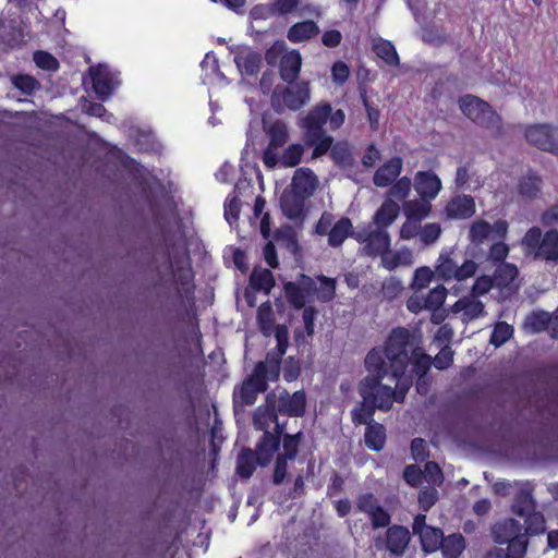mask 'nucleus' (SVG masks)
I'll return each instance as SVG.
<instances>
[{
    "label": "nucleus",
    "instance_id": "1",
    "mask_svg": "<svg viewBox=\"0 0 558 558\" xmlns=\"http://www.w3.org/2000/svg\"><path fill=\"white\" fill-rule=\"evenodd\" d=\"M386 354L390 363L391 376L397 380L396 386L399 387L405 381H409V386L411 385V378L404 376L409 362L413 363V371L420 377L427 373L432 363L430 356L415 344L414 337L405 328H396L391 331L386 343Z\"/></svg>",
    "mask_w": 558,
    "mask_h": 558
},
{
    "label": "nucleus",
    "instance_id": "2",
    "mask_svg": "<svg viewBox=\"0 0 558 558\" xmlns=\"http://www.w3.org/2000/svg\"><path fill=\"white\" fill-rule=\"evenodd\" d=\"M345 120L343 110L332 111L330 104L320 102L313 107L305 116L299 118V126L303 130L304 144L313 147V158L325 155L332 146L333 138L328 135L324 125L330 130L339 129Z\"/></svg>",
    "mask_w": 558,
    "mask_h": 558
},
{
    "label": "nucleus",
    "instance_id": "3",
    "mask_svg": "<svg viewBox=\"0 0 558 558\" xmlns=\"http://www.w3.org/2000/svg\"><path fill=\"white\" fill-rule=\"evenodd\" d=\"M409 390V381L393 390L390 386L381 385L376 378H364L359 385L362 401L352 410V421L355 424H373L375 411H388L393 400L402 401Z\"/></svg>",
    "mask_w": 558,
    "mask_h": 558
},
{
    "label": "nucleus",
    "instance_id": "4",
    "mask_svg": "<svg viewBox=\"0 0 558 558\" xmlns=\"http://www.w3.org/2000/svg\"><path fill=\"white\" fill-rule=\"evenodd\" d=\"M277 413V410H272L267 402L258 407L254 413V426L264 432L262 439L257 442V456L262 466L268 465L274 453L280 448L279 435L283 430V425L279 424Z\"/></svg>",
    "mask_w": 558,
    "mask_h": 558
},
{
    "label": "nucleus",
    "instance_id": "5",
    "mask_svg": "<svg viewBox=\"0 0 558 558\" xmlns=\"http://www.w3.org/2000/svg\"><path fill=\"white\" fill-rule=\"evenodd\" d=\"M459 108L465 117L489 130L493 134L501 133V118L492 109L488 102L473 95H465L459 99Z\"/></svg>",
    "mask_w": 558,
    "mask_h": 558
},
{
    "label": "nucleus",
    "instance_id": "6",
    "mask_svg": "<svg viewBox=\"0 0 558 558\" xmlns=\"http://www.w3.org/2000/svg\"><path fill=\"white\" fill-rule=\"evenodd\" d=\"M521 244L526 253L534 255V258L558 262L557 230H549L542 234V230L538 227H533L526 231Z\"/></svg>",
    "mask_w": 558,
    "mask_h": 558
},
{
    "label": "nucleus",
    "instance_id": "7",
    "mask_svg": "<svg viewBox=\"0 0 558 558\" xmlns=\"http://www.w3.org/2000/svg\"><path fill=\"white\" fill-rule=\"evenodd\" d=\"M477 269L478 265L473 259H464L460 264L452 251L441 252L435 265L436 277L444 281H464L474 277Z\"/></svg>",
    "mask_w": 558,
    "mask_h": 558
},
{
    "label": "nucleus",
    "instance_id": "8",
    "mask_svg": "<svg viewBox=\"0 0 558 558\" xmlns=\"http://www.w3.org/2000/svg\"><path fill=\"white\" fill-rule=\"evenodd\" d=\"M311 99L310 85L301 82L291 86H276L271 95V106L278 113L284 110L296 111Z\"/></svg>",
    "mask_w": 558,
    "mask_h": 558
},
{
    "label": "nucleus",
    "instance_id": "9",
    "mask_svg": "<svg viewBox=\"0 0 558 558\" xmlns=\"http://www.w3.org/2000/svg\"><path fill=\"white\" fill-rule=\"evenodd\" d=\"M264 132L268 138V145L263 153V162L268 169L277 167L278 150L283 147L289 138V128L282 120L264 122Z\"/></svg>",
    "mask_w": 558,
    "mask_h": 558
},
{
    "label": "nucleus",
    "instance_id": "10",
    "mask_svg": "<svg viewBox=\"0 0 558 558\" xmlns=\"http://www.w3.org/2000/svg\"><path fill=\"white\" fill-rule=\"evenodd\" d=\"M353 236L356 241L364 244L362 248L363 254L371 257H381L390 247L388 231L384 228L374 227V225L361 228Z\"/></svg>",
    "mask_w": 558,
    "mask_h": 558
},
{
    "label": "nucleus",
    "instance_id": "11",
    "mask_svg": "<svg viewBox=\"0 0 558 558\" xmlns=\"http://www.w3.org/2000/svg\"><path fill=\"white\" fill-rule=\"evenodd\" d=\"M267 403L278 413L300 416L304 413L306 398L303 391L290 395L286 390H277L267 395Z\"/></svg>",
    "mask_w": 558,
    "mask_h": 558
},
{
    "label": "nucleus",
    "instance_id": "12",
    "mask_svg": "<svg viewBox=\"0 0 558 558\" xmlns=\"http://www.w3.org/2000/svg\"><path fill=\"white\" fill-rule=\"evenodd\" d=\"M301 441V433L295 435L286 434L282 438V448L278 452L272 482L275 485H280L288 474V463L294 461L299 453V446Z\"/></svg>",
    "mask_w": 558,
    "mask_h": 558
},
{
    "label": "nucleus",
    "instance_id": "13",
    "mask_svg": "<svg viewBox=\"0 0 558 558\" xmlns=\"http://www.w3.org/2000/svg\"><path fill=\"white\" fill-rule=\"evenodd\" d=\"M448 290L438 284L427 293L414 292L407 301V308L414 314L422 311H438L445 303Z\"/></svg>",
    "mask_w": 558,
    "mask_h": 558
},
{
    "label": "nucleus",
    "instance_id": "14",
    "mask_svg": "<svg viewBox=\"0 0 558 558\" xmlns=\"http://www.w3.org/2000/svg\"><path fill=\"white\" fill-rule=\"evenodd\" d=\"M526 141L558 156V128L548 124L529 126L525 131Z\"/></svg>",
    "mask_w": 558,
    "mask_h": 558
},
{
    "label": "nucleus",
    "instance_id": "15",
    "mask_svg": "<svg viewBox=\"0 0 558 558\" xmlns=\"http://www.w3.org/2000/svg\"><path fill=\"white\" fill-rule=\"evenodd\" d=\"M412 530L418 535L424 551L434 553L439 549L444 533L438 527L427 525L425 514H417L414 518Z\"/></svg>",
    "mask_w": 558,
    "mask_h": 558
},
{
    "label": "nucleus",
    "instance_id": "16",
    "mask_svg": "<svg viewBox=\"0 0 558 558\" xmlns=\"http://www.w3.org/2000/svg\"><path fill=\"white\" fill-rule=\"evenodd\" d=\"M507 231L508 223L505 220H498L494 225H490L483 219H477L470 226L468 238L473 244L480 245L494 236L505 238Z\"/></svg>",
    "mask_w": 558,
    "mask_h": 558
},
{
    "label": "nucleus",
    "instance_id": "17",
    "mask_svg": "<svg viewBox=\"0 0 558 558\" xmlns=\"http://www.w3.org/2000/svg\"><path fill=\"white\" fill-rule=\"evenodd\" d=\"M451 313L459 314L463 323H469L485 316V304L474 294L460 298L450 308Z\"/></svg>",
    "mask_w": 558,
    "mask_h": 558
},
{
    "label": "nucleus",
    "instance_id": "18",
    "mask_svg": "<svg viewBox=\"0 0 558 558\" xmlns=\"http://www.w3.org/2000/svg\"><path fill=\"white\" fill-rule=\"evenodd\" d=\"M318 184L317 175L310 168H299L293 174L290 190L308 198L316 192Z\"/></svg>",
    "mask_w": 558,
    "mask_h": 558
},
{
    "label": "nucleus",
    "instance_id": "19",
    "mask_svg": "<svg viewBox=\"0 0 558 558\" xmlns=\"http://www.w3.org/2000/svg\"><path fill=\"white\" fill-rule=\"evenodd\" d=\"M314 280L310 277L303 276L301 284L288 282L284 284V293L288 302L295 308L304 307L305 303L310 301Z\"/></svg>",
    "mask_w": 558,
    "mask_h": 558
},
{
    "label": "nucleus",
    "instance_id": "20",
    "mask_svg": "<svg viewBox=\"0 0 558 558\" xmlns=\"http://www.w3.org/2000/svg\"><path fill=\"white\" fill-rule=\"evenodd\" d=\"M365 366L372 376H366L365 378H376L378 383L389 373L391 374L390 363L386 354V349L383 351L380 349H373L368 352L365 357Z\"/></svg>",
    "mask_w": 558,
    "mask_h": 558
},
{
    "label": "nucleus",
    "instance_id": "21",
    "mask_svg": "<svg viewBox=\"0 0 558 558\" xmlns=\"http://www.w3.org/2000/svg\"><path fill=\"white\" fill-rule=\"evenodd\" d=\"M414 182L417 194L426 199L435 198L441 190L440 179L432 171L417 172Z\"/></svg>",
    "mask_w": 558,
    "mask_h": 558
},
{
    "label": "nucleus",
    "instance_id": "22",
    "mask_svg": "<svg viewBox=\"0 0 558 558\" xmlns=\"http://www.w3.org/2000/svg\"><path fill=\"white\" fill-rule=\"evenodd\" d=\"M518 276L519 270L514 264L502 263L496 268L493 278L496 287L507 290L508 293H513L520 286Z\"/></svg>",
    "mask_w": 558,
    "mask_h": 558
},
{
    "label": "nucleus",
    "instance_id": "23",
    "mask_svg": "<svg viewBox=\"0 0 558 558\" xmlns=\"http://www.w3.org/2000/svg\"><path fill=\"white\" fill-rule=\"evenodd\" d=\"M267 389L265 380L258 379L254 374L251 375L241 386L238 392H234V402L241 405H251L255 402L257 395Z\"/></svg>",
    "mask_w": 558,
    "mask_h": 558
},
{
    "label": "nucleus",
    "instance_id": "24",
    "mask_svg": "<svg viewBox=\"0 0 558 558\" xmlns=\"http://www.w3.org/2000/svg\"><path fill=\"white\" fill-rule=\"evenodd\" d=\"M475 214V203L470 195L454 196L446 206V215L451 219H466Z\"/></svg>",
    "mask_w": 558,
    "mask_h": 558
},
{
    "label": "nucleus",
    "instance_id": "25",
    "mask_svg": "<svg viewBox=\"0 0 558 558\" xmlns=\"http://www.w3.org/2000/svg\"><path fill=\"white\" fill-rule=\"evenodd\" d=\"M410 542V532L401 525H393L386 532L385 547L393 555H402Z\"/></svg>",
    "mask_w": 558,
    "mask_h": 558
},
{
    "label": "nucleus",
    "instance_id": "26",
    "mask_svg": "<svg viewBox=\"0 0 558 558\" xmlns=\"http://www.w3.org/2000/svg\"><path fill=\"white\" fill-rule=\"evenodd\" d=\"M302 57L298 50L286 51L280 59V77L292 84L299 76Z\"/></svg>",
    "mask_w": 558,
    "mask_h": 558
},
{
    "label": "nucleus",
    "instance_id": "27",
    "mask_svg": "<svg viewBox=\"0 0 558 558\" xmlns=\"http://www.w3.org/2000/svg\"><path fill=\"white\" fill-rule=\"evenodd\" d=\"M403 161L400 157H393L378 168L374 174V184L378 187L390 185L400 174Z\"/></svg>",
    "mask_w": 558,
    "mask_h": 558
},
{
    "label": "nucleus",
    "instance_id": "28",
    "mask_svg": "<svg viewBox=\"0 0 558 558\" xmlns=\"http://www.w3.org/2000/svg\"><path fill=\"white\" fill-rule=\"evenodd\" d=\"M399 213V204L391 198H386L374 214L373 220L369 225H374V227L384 228L387 230V228L398 218Z\"/></svg>",
    "mask_w": 558,
    "mask_h": 558
},
{
    "label": "nucleus",
    "instance_id": "29",
    "mask_svg": "<svg viewBox=\"0 0 558 558\" xmlns=\"http://www.w3.org/2000/svg\"><path fill=\"white\" fill-rule=\"evenodd\" d=\"M89 74L93 82V88L98 97L106 98L113 90V78L105 66L90 68Z\"/></svg>",
    "mask_w": 558,
    "mask_h": 558
},
{
    "label": "nucleus",
    "instance_id": "30",
    "mask_svg": "<svg viewBox=\"0 0 558 558\" xmlns=\"http://www.w3.org/2000/svg\"><path fill=\"white\" fill-rule=\"evenodd\" d=\"M523 527L519 521L514 519H505L497 522L493 529L492 534L494 541L498 544H506L508 541L523 533Z\"/></svg>",
    "mask_w": 558,
    "mask_h": 558
},
{
    "label": "nucleus",
    "instance_id": "31",
    "mask_svg": "<svg viewBox=\"0 0 558 558\" xmlns=\"http://www.w3.org/2000/svg\"><path fill=\"white\" fill-rule=\"evenodd\" d=\"M306 198L301 197L290 189L283 191L280 197V206L282 213L289 219H298L303 214L304 201Z\"/></svg>",
    "mask_w": 558,
    "mask_h": 558
},
{
    "label": "nucleus",
    "instance_id": "32",
    "mask_svg": "<svg viewBox=\"0 0 558 558\" xmlns=\"http://www.w3.org/2000/svg\"><path fill=\"white\" fill-rule=\"evenodd\" d=\"M319 33V27L313 21H304L292 25L288 31V39L291 43L308 40Z\"/></svg>",
    "mask_w": 558,
    "mask_h": 558
},
{
    "label": "nucleus",
    "instance_id": "33",
    "mask_svg": "<svg viewBox=\"0 0 558 558\" xmlns=\"http://www.w3.org/2000/svg\"><path fill=\"white\" fill-rule=\"evenodd\" d=\"M234 61L241 73L246 75H254L258 72L262 62L260 54L252 50L240 51Z\"/></svg>",
    "mask_w": 558,
    "mask_h": 558
},
{
    "label": "nucleus",
    "instance_id": "34",
    "mask_svg": "<svg viewBox=\"0 0 558 558\" xmlns=\"http://www.w3.org/2000/svg\"><path fill=\"white\" fill-rule=\"evenodd\" d=\"M412 264L413 254L409 248H402L397 252L388 248L381 256V265L388 270H392L398 266H410Z\"/></svg>",
    "mask_w": 558,
    "mask_h": 558
},
{
    "label": "nucleus",
    "instance_id": "35",
    "mask_svg": "<svg viewBox=\"0 0 558 558\" xmlns=\"http://www.w3.org/2000/svg\"><path fill=\"white\" fill-rule=\"evenodd\" d=\"M256 464H259L257 449L253 451L252 449H243L238 457L236 461V472L241 477L248 478L252 476L255 471Z\"/></svg>",
    "mask_w": 558,
    "mask_h": 558
},
{
    "label": "nucleus",
    "instance_id": "36",
    "mask_svg": "<svg viewBox=\"0 0 558 558\" xmlns=\"http://www.w3.org/2000/svg\"><path fill=\"white\" fill-rule=\"evenodd\" d=\"M403 214L405 218H412L422 221L428 217L432 205L426 198L412 199L403 203Z\"/></svg>",
    "mask_w": 558,
    "mask_h": 558
},
{
    "label": "nucleus",
    "instance_id": "37",
    "mask_svg": "<svg viewBox=\"0 0 558 558\" xmlns=\"http://www.w3.org/2000/svg\"><path fill=\"white\" fill-rule=\"evenodd\" d=\"M512 510L520 517L535 511V501L532 497L531 488L527 485L520 488L512 505Z\"/></svg>",
    "mask_w": 558,
    "mask_h": 558
},
{
    "label": "nucleus",
    "instance_id": "38",
    "mask_svg": "<svg viewBox=\"0 0 558 558\" xmlns=\"http://www.w3.org/2000/svg\"><path fill=\"white\" fill-rule=\"evenodd\" d=\"M445 558H458L465 548V541L461 534H450L442 536L439 547Z\"/></svg>",
    "mask_w": 558,
    "mask_h": 558
},
{
    "label": "nucleus",
    "instance_id": "39",
    "mask_svg": "<svg viewBox=\"0 0 558 558\" xmlns=\"http://www.w3.org/2000/svg\"><path fill=\"white\" fill-rule=\"evenodd\" d=\"M352 222L349 218L339 219L328 234V244L332 247L340 246L351 233Z\"/></svg>",
    "mask_w": 558,
    "mask_h": 558
},
{
    "label": "nucleus",
    "instance_id": "40",
    "mask_svg": "<svg viewBox=\"0 0 558 558\" xmlns=\"http://www.w3.org/2000/svg\"><path fill=\"white\" fill-rule=\"evenodd\" d=\"M250 283L254 289L265 291L268 294L275 286V279L269 269L254 268L250 277Z\"/></svg>",
    "mask_w": 558,
    "mask_h": 558
},
{
    "label": "nucleus",
    "instance_id": "41",
    "mask_svg": "<svg viewBox=\"0 0 558 558\" xmlns=\"http://www.w3.org/2000/svg\"><path fill=\"white\" fill-rule=\"evenodd\" d=\"M365 445L375 451L384 448L386 434L385 428L381 424L373 423L368 424L365 432Z\"/></svg>",
    "mask_w": 558,
    "mask_h": 558
},
{
    "label": "nucleus",
    "instance_id": "42",
    "mask_svg": "<svg viewBox=\"0 0 558 558\" xmlns=\"http://www.w3.org/2000/svg\"><path fill=\"white\" fill-rule=\"evenodd\" d=\"M304 154V146L299 143L290 144L281 155L278 154L277 166L281 165L286 168L298 166Z\"/></svg>",
    "mask_w": 558,
    "mask_h": 558
},
{
    "label": "nucleus",
    "instance_id": "43",
    "mask_svg": "<svg viewBox=\"0 0 558 558\" xmlns=\"http://www.w3.org/2000/svg\"><path fill=\"white\" fill-rule=\"evenodd\" d=\"M375 53L378 58L384 60L389 65H398L399 64V57L396 51L395 46L385 39H378L374 43L373 47Z\"/></svg>",
    "mask_w": 558,
    "mask_h": 558
},
{
    "label": "nucleus",
    "instance_id": "44",
    "mask_svg": "<svg viewBox=\"0 0 558 558\" xmlns=\"http://www.w3.org/2000/svg\"><path fill=\"white\" fill-rule=\"evenodd\" d=\"M318 280L320 286L317 288L314 283V287L312 288V294L316 293L317 299L320 302L331 301L336 294V280L326 276H319Z\"/></svg>",
    "mask_w": 558,
    "mask_h": 558
},
{
    "label": "nucleus",
    "instance_id": "45",
    "mask_svg": "<svg viewBox=\"0 0 558 558\" xmlns=\"http://www.w3.org/2000/svg\"><path fill=\"white\" fill-rule=\"evenodd\" d=\"M257 320L262 332L269 336L274 327V311L269 302L263 303L257 311Z\"/></svg>",
    "mask_w": 558,
    "mask_h": 558
},
{
    "label": "nucleus",
    "instance_id": "46",
    "mask_svg": "<svg viewBox=\"0 0 558 558\" xmlns=\"http://www.w3.org/2000/svg\"><path fill=\"white\" fill-rule=\"evenodd\" d=\"M280 366L276 361H264L259 362L255 369L254 375L258 377V379L265 380V384L267 385L268 380H276L279 376Z\"/></svg>",
    "mask_w": 558,
    "mask_h": 558
},
{
    "label": "nucleus",
    "instance_id": "47",
    "mask_svg": "<svg viewBox=\"0 0 558 558\" xmlns=\"http://www.w3.org/2000/svg\"><path fill=\"white\" fill-rule=\"evenodd\" d=\"M435 276V270H432L429 267H420L414 271L411 288L414 290V292H421L429 286Z\"/></svg>",
    "mask_w": 558,
    "mask_h": 558
},
{
    "label": "nucleus",
    "instance_id": "48",
    "mask_svg": "<svg viewBox=\"0 0 558 558\" xmlns=\"http://www.w3.org/2000/svg\"><path fill=\"white\" fill-rule=\"evenodd\" d=\"M525 518V535H538L545 532V520L541 512L533 511L524 515Z\"/></svg>",
    "mask_w": 558,
    "mask_h": 558
},
{
    "label": "nucleus",
    "instance_id": "49",
    "mask_svg": "<svg viewBox=\"0 0 558 558\" xmlns=\"http://www.w3.org/2000/svg\"><path fill=\"white\" fill-rule=\"evenodd\" d=\"M550 315L545 312L533 313L525 319L524 326L532 332L549 329Z\"/></svg>",
    "mask_w": 558,
    "mask_h": 558
},
{
    "label": "nucleus",
    "instance_id": "50",
    "mask_svg": "<svg viewBox=\"0 0 558 558\" xmlns=\"http://www.w3.org/2000/svg\"><path fill=\"white\" fill-rule=\"evenodd\" d=\"M541 190V179L537 175L529 174L520 181L519 192L526 198L534 197Z\"/></svg>",
    "mask_w": 558,
    "mask_h": 558
},
{
    "label": "nucleus",
    "instance_id": "51",
    "mask_svg": "<svg viewBox=\"0 0 558 558\" xmlns=\"http://www.w3.org/2000/svg\"><path fill=\"white\" fill-rule=\"evenodd\" d=\"M506 544H508V553L506 554L509 558H523L526 553L529 542L525 534L521 533L513 537V539L508 541Z\"/></svg>",
    "mask_w": 558,
    "mask_h": 558
},
{
    "label": "nucleus",
    "instance_id": "52",
    "mask_svg": "<svg viewBox=\"0 0 558 558\" xmlns=\"http://www.w3.org/2000/svg\"><path fill=\"white\" fill-rule=\"evenodd\" d=\"M411 187V180L408 177H402L390 187L387 198L402 201L410 194Z\"/></svg>",
    "mask_w": 558,
    "mask_h": 558
},
{
    "label": "nucleus",
    "instance_id": "53",
    "mask_svg": "<svg viewBox=\"0 0 558 558\" xmlns=\"http://www.w3.org/2000/svg\"><path fill=\"white\" fill-rule=\"evenodd\" d=\"M441 234V227L439 223L432 222L426 223L424 227L421 226L420 229V240L425 245H429L435 243Z\"/></svg>",
    "mask_w": 558,
    "mask_h": 558
},
{
    "label": "nucleus",
    "instance_id": "54",
    "mask_svg": "<svg viewBox=\"0 0 558 558\" xmlns=\"http://www.w3.org/2000/svg\"><path fill=\"white\" fill-rule=\"evenodd\" d=\"M403 289L401 280L396 277H390L383 282L381 293L385 299L393 300L402 293Z\"/></svg>",
    "mask_w": 558,
    "mask_h": 558
},
{
    "label": "nucleus",
    "instance_id": "55",
    "mask_svg": "<svg viewBox=\"0 0 558 558\" xmlns=\"http://www.w3.org/2000/svg\"><path fill=\"white\" fill-rule=\"evenodd\" d=\"M513 329L507 323H498L490 336V343L496 347L504 344L511 336Z\"/></svg>",
    "mask_w": 558,
    "mask_h": 558
},
{
    "label": "nucleus",
    "instance_id": "56",
    "mask_svg": "<svg viewBox=\"0 0 558 558\" xmlns=\"http://www.w3.org/2000/svg\"><path fill=\"white\" fill-rule=\"evenodd\" d=\"M454 182L456 185L461 189L476 190L481 186L478 179H476L472 185V175L466 167H459L457 169Z\"/></svg>",
    "mask_w": 558,
    "mask_h": 558
},
{
    "label": "nucleus",
    "instance_id": "57",
    "mask_svg": "<svg viewBox=\"0 0 558 558\" xmlns=\"http://www.w3.org/2000/svg\"><path fill=\"white\" fill-rule=\"evenodd\" d=\"M494 286L495 281L493 277L486 275L477 277L471 288L470 294H474L480 299L487 294Z\"/></svg>",
    "mask_w": 558,
    "mask_h": 558
},
{
    "label": "nucleus",
    "instance_id": "58",
    "mask_svg": "<svg viewBox=\"0 0 558 558\" xmlns=\"http://www.w3.org/2000/svg\"><path fill=\"white\" fill-rule=\"evenodd\" d=\"M34 61L38 68L47 71H56L59 66L58 60L46 51L35 52Z\"/></svg>",
    "mask_w": 558,
    "mask_h": 558
},
{
    "label": "nucleus",
    "instance_id": "59",
    "mask_svg": "<svg viewBox=\"0 0 558 558\" xmlns=\"http://www.w3.org/2000/svg\"><path fill=\"white\" fill-rule=\"evenodd\" d=\"M420 229L421 221L412 218H405V221L400 228V238L402 240H411L415 236H418Z\"/></svg>",
    "mask_w": 558,
    "mask_h": 558
},
{
    "label": "nucleus",
    "instance_id": "60",
    "mask_svg": "<svg viewBox=\"0 0 558 558\" xmlns=\"http://www.w3.org/2000/svg\"><path fill=\"white\" fill-rule=\"evenodd\" d=\"M357 509L367 515H371L375 510H377L380 505L378 500L375 498L373 494H364L359 497L356 501Z\"/></svg>",
    "mask_w": 558,
    "mask_h": 558
},
{
    "label": "nucleus",
    "instance_id": "61",
    "mask_svg": "<svg viewBox=\"0 0 558 558\" xmlns=\"http://www.w3.org/2000/svg\"><path fill=\"white\" fill-rule=\"evenodd\" d=\"M423 476L434 485H440L444 476L439 465L436 462L429 461L425 464Z\"/></svg>",
    "mask_w": 558,
    "mask_h": 558
},
{
    "label": "nucleus",
    "instance_id": "62",
    "mask_svg": "<svg viewBox=\"0 0 558 558\" xmlns=\"http://www.w3.org/2000/svg\"><path fill=\"white\" fill-rule=\"evenodd\" d=\"M509 253V247L504 242L494 243L488 251L487 259L494 263L504 262Z\"/></svg>",
    "mask_w": 558,
    "mask_h": 558
},
{
    "label": "nucleus",
    "instance_id": "63",
    "mask_svg": "<svg viewBox=\"0 0 558 558\" xmlns=\"http://www.w3.org/2000/svg\"><path fill=\"white\" fill-rule=\"evenodd\" d=\"M13 84L24 94H31L38 87V82L29 75H19L13 78Z\"/></svg>",
    "mask_w": 558,
    "mask_h": 558
},
{
    "label": "nucleus",
    "instance_id": "64",
    "mask_svg": "<svg viewBox=\"0 0 558 558\" xmlns=\"http://www.w3.org/2000/svg\"><path fill=\"white\" fill-rule=\"evenodd\" d=\"M453 352L449 345L441 347L434 359V365L438 369H446L452 363Z\"/></svg>",
    "mask_w": 558,
    "mask_h": 558
}]
</instances>
